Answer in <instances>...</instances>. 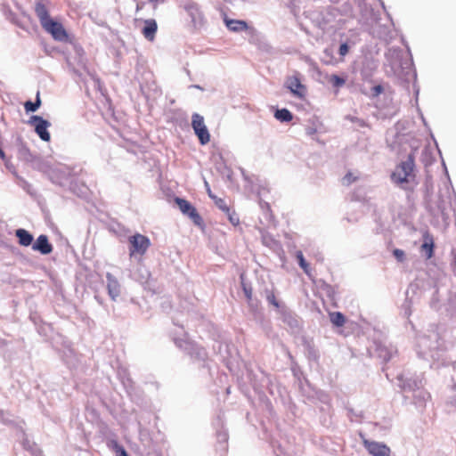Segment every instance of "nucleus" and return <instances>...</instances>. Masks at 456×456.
<instances>
[{"label":"nucleus","mask_w":456,"mask_h":456,"mask_svg":"<svg viewBox=\"0 0 456 456\" xmlns=\"http://www.w3.org/2000/svg\"><path fill=\"white\" fill-rule=\"evenodd\" d=\"M35 12L42 28L49 33L54 40L60 42L68 41L69 35L63 25L50 17L48 9L45 4L37 2L35 4Z\"/></svg>","instance_id":"obj_1"},{"label":"nucleus","mask_w":456,"mask_h":456,"mask_svg":"<svg viewBox=\"0 0 456 456\" xmlns=\"http://www.w3.org/2000/svg\"><path fill=\"white\" fill-rule=\"evenodd\" d=\"M415 178V156L410 153L406 160L396 166L391 175V180L401 188L406 189L405 184L414 183Z\"/></svg>","instance_id":"obj_2"},{"label":"nucleus","mask_w":456,"mask_h":456,"mask_svg":"<svg viewBox=\"0 0 456 456\" xmlns=\"http://www.w3.org/2000/svg\"><path fill=\"white\" fill-rule=\"evenodd\" d=\"M129 242V256L131 257L135 256H142L151 246V240L145 235L135 233L128 238Z\"/></svg>","instance_id":"obj_3"},{"label":"nucleus","mask_w":456,"mask_h":456,"mask_svg":"<svg viewBox=\"0 0 456 456\" xmlns=\"http://www.w3.org/2000/svg\"><path fill=\"white\" fill-rule=\"evenodd\" d=\"M191 126L200 144L206 145L210 142V134L205 125L204 118L201 115L198 113L192 115Z\"/></svg>","instance_id":"obj_4"},{"label":"nucleus","mask_w":456,"mask_h":456,"mask_svg":"<svg viewBox=\"0 0 456 456\" xmlns=\"http://www.w3.org/2000/svg\"><path fill=\"white\" fill-rule=\"evenodd\" d=\"M28 124L34 126L35 132L42 141L49 142L51 140V134L48 132V128L51 126L49 121L40 116L34 115L30 117Z\"/></svg>","instance_id":"obj_5"},{"label":"nucleus","mask_w":456,"mask_h":456,"mask_svg":"<svg viewBox=\"0 0 456 456\" xmlns=\"http://www.w3.org/2000/svg\"><path fill=\"white\" fill-rule=\"evenodd\" d=\"M175 201L183 215L188 216L196 225L202 224V218L197 209L186 200L175 198Z\"/></svg>","instance_id":"obj_6"},{"label":"nucleus","mask_w":456,"mask_h":456,"mask_svg":"<svg viewBox=\"0 0 456 456\" xmlns=\"http://www.w3.org/2000/svg\"><path fill=\"white\" fill-rule=\"evenodd\" d=\"M362 444L368 452L372 456H390L391 450L384 443L364 439Z\"/></svg>","instance_id":"obj_7"},{"label":"nucleus","mask_w":456,"mask_h":456,"mask_svg":"<svg viewBox=\"0 0 456 456\" xmlns=\"http://www.w3.org/2000/svg\"><path fill=\"white\" fill-rule=\"evenodd\" d=\"M287 87L298 98H304L305 95V86L301 83L297 77H291L287 80Z\"/></svg>","instance_id":"obj_8"},{"label":"nucleus","mask_w":456,"mask_h":456,"mask_svg":"<svg viewBox=\"0 0 456 456\" xmlns=\"http://www.w3.org/2000/svg\"><path fill=\"white\" fill-rule=\"evenodd\" d=\"M35 251H38L43 255H48L53 251V245L49 242L48 237L41 234L37 237L35 243L32 245Z\"/></svg>","instance_id":"obj_9"},{"label":"nucleus","mask_w":456,"mask_h":456,"mask_svg":"<svg viewBox=\"0 0 456 456\" xmlns=\"http://www.w3.org/2000/svg\"><path fill=\"white\" fill-rule=\"evenodd\" d=\"M144 26L142 29V36L150 42H153L158 30V24L154 19H147L143 20Z\"/></svg>","instance_id":"obj_10"},{"label":"nucleus","mask_w":456,"mask_h":456,"mask_svg":"<svg viewBox=\"0 0 456 456\" xmlns=\"http://www.w3.org/2000/svg\"><path fill=\"white\" fill-rule=\"evenodd\" d=\"M108 294L112 300H116L120 294V285L118 280L110 273H107Z\"/></svg>","instance_id":"obj_11"},{"label":"nucleus","mask_w":456,"mask_h":456,"mask_svg":"<svg viewBox=\"0 0 456 456\" xmlns=\"http://www.w3.org/2000/svg\"><path fill=\"white\" fill-rule=\"evenodd\" d=\"M424 242L421 246V250L426 253L427 258H431L434 255V239L433 236L428 232H426L423 236Z\"/></svg>","instance_id":"obj_12"},{"label":"nucleus","mask_w":456,"mask_h":456,"mask_svg":"<svg viewBox=\"0 0 456 456\" xmlns=\"http://www.w3.org/2000/svg\"><path fill=\"white\" fill-rule=\"evenodd\" d=\"M15 235L19 240V244L23 247H28L33 242V236L25 229H18Z\"/></svg>","instance_id":"obj_13"},{"label":"nucleus","mask_w":456,"mask_h":456,"mask_svg":"<svg viewBox=\"0 0 456 456\" xmlns=\"http://www.w3.org/2000/svg\"><path fill=\"white\" fill-rule=\"evenodd\" d=\"M227 28L232 31H242L248 28V25L244 20L225 19Z\"/></svg>","instance_id":"obj_14"},{"label":"nucleus","mask_w":456,"mask_h":456,"mask_svg":"<svg viewBox=\"0 0 456 456\" xmlns=\"http://www.w3.org/2000/svg\"><path fill=\"white\" fill-rule=\"evenodd\" d=\"M331 323L336 327H342L346 323V317L340 312H332L329 314Z\"/></svg>","instance_id":"obj_15"},{"label":"nucleus","mask_w":456,"mask_h":456,"mask_svg":"<svg viewBox=\"0 0 456 456\" xmlns=\"http://www.w3.org/2000/svg\"><path fill=\"white\" fill-rule=\"evenodd\" d=\"M274 117L277 119H279L281 121H285V122H289L293 118L291 112L287 109H281V110H276Z\"/></svg>","instance_id":"obj_16"},{"label":"nucleus","mask_w":456,"mask_h":456,"mask_svg":"<svg viewBox=\"0 0 456 456\" xmlns=\"http://www.w3.org/2000/svg\"><path fill=\"white\" fill-rule=\"evenodd\" d=\"M41 105V100L39 98V94H37V100L35 102L28 101L24 103V108L27 112H34L36 111Z\"/></svg>","instance_id":"obj_17"},{"label":"nucleus","mask_w":456,"mask_h":456,"mask_svg":"<svg viewBox=\"0 0 456 456\" xmlns=\"http://www.w3.org/2000/svg\"><path fill=\"white\" fill-rule=\"evenodd\" d=\"M296 257L298 261V265H300V267L304 270V272L307 275H310V267H309V265L305 260L302 251H297L296 253Z\"/></svg>","instance_id":"obj_18"},{"label":"nucleus","mask_w":456,"mask_h":456,"mask_svg":"<svg viewBox=\"0 0 456 456\" xmlns=\"http://www.w3.org/2000/svg\"><path fill=\"white\" fill-rule=\"evenodd\" d=\"M359 176L354 173L349 171L346 174V175L342 178L341 183L345 186H349L352 183H355L358 180Z\"/></svg>","instance_id":"obj_19"},{"label":"nucleus","mask_w":456,"mask_h":456,"mask_svg":"<svg viewBox=\"0 0 456 456\" xmlns=\"http://www.w3.org/2000/svg\"><path fill=\"white\" fill-rule=\"evenodd\" d=\"M329 82L331 83L334 87L339 88L345 85L346 80L345 78L333 74L329 77Z\"/></svg>","instance_id":"obj_20"},{"label":"nucleus","mask_w":456,"mask_h":456,"mask_svg":"<svg viewBox=\"0 0 456 456\" xmlns=\"http://www.w3.org/2000/svg\"><path fill=\"white\" fill-rule=\"evenodd\" d=\"M216 206L221 209L223 212H229V206L228 204L226 203L225 200L224 199H222V198H218L217 196L216 197V200H213Z\"/></svg>","instance_id":"obj_21"},{"label":"nucleus","mask_w":456,"mask_h":456,"mask_svg":"<svg viewBox=\"0 0 456 456\" xmlns=\"http://www.w3.org/2000/svg\"><path fill=\"white\" fill-rule=\"evenodd\" d=\"M241 286L247 300L248 302L251 301L253 295V289L251 286L246 284L244 281H241Z\"/></svg>","instance_id":"obj_22"},{"label":"nucleus","mask_w":456,"mask_h":456,"mask_svg":"<svg viewBox=\"0 0 456 456\" xmlns=\"http://www.w3.org/2000/svg\"><path fill=\"white\" fill-rule=\"evenodd\" d=\"M225 214L232 225L236 226L240 224V218L234 211H231V209H229V212H225Z\"/></svg>","instance_id":"obj_23"},{"label":"nucleus","mask_w":456,"mask_h":456,"mask_svg":"<svg viewBox=\"0 0 456 456\" xmlns=\"http://www.w3.org/2000/svg\"><path fill=\"white\" fill-rule=\"evenodd\" d=\"M266 299L267 301L273 305L274 307L276 308H279L280 307V303L278 302L276 297H275V294L273 291H269L267 293V296H266Z\"/></svg>","instance_id":"obj_24"},{"label":"nucleus","mask_w":456,"mask_h":456,"mask_svg":"<svg viewBox=\"0 0 456 456\" xmlns=\"http://www.w3.org/2000/svg\"><path fill=\"white\" fill-rule=\"evenodd\" d=\"M187 11L193 17V20H195L194 15L197 14L200 18L201 17V12L197 4H190L186 7Z\"/></svg>","instance_id":"obj_25"},{"label":"nucleus","mask_w":456,"mask_h":456,"mask_svg":"<svg viewBox=\"0 0 456 456\" xmlns=\"http://www.w3.org/2000/svg\"><path fill=\"white\" fill-rule=\"evenodd\" d=\"M113 449L116 452V456H128L125 448L119 445L117 442H114Z\"/></svg>","instance_id":"obj_26"},{"label":"nucleus","mask_w":456,"mask_h":456,"mask_svg":"<svg viewBox=\"0 0 456 456\" xmlns=\"http://www.w3.org/2000/svg\"><path fill=\"white\" fill-rule=\"evenodd\" d=\"M393 255L395 256V257L399 261V262H403L405 258V254L403 252V250L402 249H399V248H395L394 251H393Z\"/></svg>","instance_id":"obj_27"},{"label":"nucleus","mask_w":456,"mask_h":456,"mask_svg":"<svg viewBox=\"0 0 456 456\" xmlns=\"http://www.w3.org/2000/svg\"><path fill=\"white\" fill-rule=\"evenodd\" d=\"M348 52H349V47H348L347 44H346V43L341 44L339 46V49H338V53L341 56H345L348 53Z\"/></svg>","instance_id":"obj_28"},{"label":"nucleus","mask_w":456,"mask_h":456,"mask_svg":"<svg viewBox=\"0 0 456 456\" xmlns=\"http://www.w3.org/2000/svg\"><path fill=\"white\" fill-rule=\"evenodd\" d=\"M207 192H208V195L209 196V198H210V199H212V200H216V195H215V194L211 191V190H210V188H209L208 186V188H207Z\"/></svg>","instance_id":"obj_29"},{"label":"nucleus","mask_w":456,"mask_h":456,"mask_svg":"<svg viewBox=\"0 0 456 456\" xmlns=\"http://www.w3.org/2000/svg\"><path fill=\"white\" fill-rule=\"evenodd\" d=\"M374 91H375L376 94H380V93L382 92V87H381V86H375V87H374Z\"/></svg>","instance_id":"obj_30"},{"label":"nucleus","mask_w":456,"mask_h":456,"mask_svg":"<svg viewBox=\"0 0 456 456\" xmlns=\"http://www.w3.org/2000/svg\"><path fill=\"white\" fill-rule=\"evenodd\" d=\"M4 156H5V154H4V151L0 148V157L2 159H4Z\"/></svg>","instance_id":"obj_31"},{"label":"nucleus","mask_w":456,"mask_h":456,"mask_svg":"<svg viewBox=\"0 0 456 456\" xmlns=\"http://www.w3.org/2000/svg\"><path fill=\"white\" fill-rule=\"evenodd\" d=\"M140 9H141V6H139V4H137L136 10L139 11Z\"/></svg>","instance_id":"obj_32"}]
</instances>
